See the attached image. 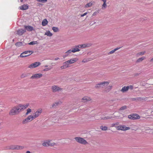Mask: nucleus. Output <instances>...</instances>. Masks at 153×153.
<instances>
[{
    "label": "nucleus",
    "instance_id": "1a4fd4ad",
    "mask_svg": "<svg viewBox=\"0 0 153 153\" xmlns=\"http://www.w3.org/2000/svg\"><path fill=\"white\" fill-rule=\"evenodd\" d=\"M117 130L126 131L130 129V128L126 127L124 125H120L117 127Z\"/></svg>",
    "mask_w": 153,
    "mask_h": 153
},
{
    "label": "nucleus",
    "instance_id": "c85d7f7f",
    "mask_svg": "<svg viewBox=\"0 0 153 153\" xmlns=\"http://www.w3.org/2000/svg\"><path fill=\"white\" fill-rule=\"evenodd\" d=\"M87 46V45L86 44H83L81 45H77V47H79V48H85Z\"/></svg>",
    "mask_w": 153,
    "mask_h": 153
},
{
    "label": "nucleus",
    "instance_id": "cd10ccee",
    "mask_svg": "<svg viewBox=\"0 0 153 153\" xmlns=\"http://www.w3.org/2000/svg\"><path fill=\"white\" fill-rule=\"evenodd\" d=\"M146 53L145 51H143L139 52L137 54V56L138 57L140 56L143 55Z\"/></svg>",
    "mask_w": 153,
    "mask_h": 153
},
{
    "label": "nucleus",
    "instance_id": "2eb2a0df",
    "mask_svg": "<svg viewBox=\"0 0 153 153\" xmlns=\"http://www.w3.org/2000/svg\"><path fill=\"white\" fill-rule=\"evenodd\" d=\"M91 98L88 97H83L82 99V101L83 102H85L91 100Z\"/></svg>",
    "mask_w": 153,
    "mask_h": 153
},
{
    "label": "nucleus",
    "instance_id": "de8ad7c7",
    "mask_svg": "<svg viewBox=\"0 0 153 153\" xmlns=\"http://www.w3.org/2000/svg\"><path fill=\"white\" fill-rule=\"evenodd\" d=\"M88 62V60L86 59H84L82 61V62Z\"/></svg>",
    "mask_w": 153,
    "mask_h": 153
},
{
    "label": "nucleus",
    "instance_id": "20e7f679",
    "mask_svg": "<svg viewBox=\"0 0 153 153\" xmlns=\"http://www.w3.org/2000/svg\"><path fill=\"white\" fill-rule=\"evenodd\" d=\"M42 111V108L38 109L35 112L33 115H32L34 120L38 117L41 114Z\"/></svg>",
    "mask_w": 153,
    "mask_h": 153
},
{
    "label": "nucleus",
    "instance_id": "39448f33",
    "mask_svg": "<svg viewBox=\"0 0 153 153\" xmlns=\"http://www.w3.org/2000/svg\"><path fill=\"white\" fill-rule=\"evenodd\" d=\"M33 51H26L21 53L20 55V56L21 57H27L30 55L31 54L33 53Z\"/></svg>",
    "mask_w": 153,
    "mask_h": 153
},
{
    "label": "nucleus",
    "instance_id": "f3484780",
    "mask_svg": "<svg viewBox=\"0 0 153 153\" xmlns=\"http://www.w3.org/2000/svg\"><path fill=\"white\" fill-rule=\"evenodd\" d=\"M24 27L25 29H26L28 31H32L33 30V27L30 26L25 25L24 26Z\"/></svg>",
    "mask_w": 153,
    "mask_h": 153
},
{
    "label": "nucleus",
    "instance_id": "c9c22d12",
    "mask_svg": "<svg viewBox=\"0 0 153 153\" xmlns=\"http://www.w3.org/2000/svg\"><path fill=\"white\" fill-rule=\"evenodd\" d=\"M100 129L102 130L105 131L107 129V127L105 126H102L100 127Z\"/></svg>",
    "mask_w": 153,
    "mask_h": 153
},
{
    "label": "nucleus",
    "instance_id": "79ce46f5",
    "mask_svg": "<svg viewBox=\"0 0 153 153\" xmlns=\"http://www.w3.org/2000/svg\"><path fill=\"white\" fill-rule=\"evenodd\" d=\"M27 75L26 74H22L21 77L22 78H24L25 77L27 76Z\"/></svg>",
    "mask_w": 153,
    "mask_h": 153
},
{
    "label": "nucleus",
    "instance_id": "4468645a",
    "mask_svg": "<svg viewBox=\"0 0 153 153\" xmlns=\"http://www.w3.org/2000/svg\"><path fill=\"white\" fill-rule=\"evenodd\" d=\"M78 60V59L77 58H72L67 61L70 64L74 63L75 62H77Z\"/></svg>",
    "mask_w": 153,
    "mask_h": 153
},
{
    "label": "nucleus",
    "instance_id": "c03bdc74",
    "mask_svg": "<svg viewBox=\"0 0 153 153\" xmlns=\"http://www.w3.org/2000/svg\"><path fill=\"white\" fill-rule=\"evenodd\" d=\"M110 118V117H103L101 118V119H107Z\"/></svg>",
    "mask_w": 153,
    "mask_h": 153
},
{
    "label": "nucleus",
    "instance_id": "a878e982",
    "mask_svg": "<svg viewBox=\"0 0 153 153\" xmlns=\"http://www.w3.org/2000/svg\"><path fill=\"white\" fill-rule=\"evenodd\" d=\"M94 3V2L91 1L89 3H88L85 5V7H88L91 6Z\"/></svg>",
    "mask_w": 153,
    "mask_h": 153
},
{
    "label": "nucleus",
    "instance_id": "f704fd0d",
    "mask_svg": "<svg viewBox=\"0 0 153 153\" xmlns=\"http://www.w3.org/2000/svg\"><path fill=\"white\" fill-rule=\"evenodd\" d=\"M48 140L42 143V145L44 146H48L49 144L48 143Z\"/></svg>",
    "mask_w": 153,
    "mask_h": 153
},
{
    "label": "nucleus",
    "instance_id": "4d7b16f0",
    "mask_svg": "<svg viewBox=\"0 0 153 153\" xmlns=\"http://www.w3.org/2000/svg\"><path fill=\"white\" fill-rule=\"evenodd\" d=\"M48 67V66H47V65H45V67Z\"/></svg>",
    "mask_w": 153,
    "mask_h": 153
},
{
    "label": "nucleus",
    "instance_id": "4c0bfd02",
    "mask_svg": "<svg viewBox=\"0 0 153 153\" xmlns=\"http://www.w3.org/2000/svg\"><path fill=\"white\" fill-rule=\"evenodd\" d=\"M60 102H57L53 103L52 105V107H54L56 105H57L60 103Z\"/></svg>",
    "mask_w": 153,
    "mask_h": 153
},
{
    "label": "nucleus",
    "instance_id": "423d86ee",
    "mask_svg": "<svg viewBox=\"0 0 153 153\" xmlns=\"http://www.w3.org/2000/svg\"><path fill=\"white\" fill-rule=\"evenodd\" d=\"M24 148L22 146H21L16 145H12L10 146L7 148L10 149H22Z\"/></svg>",
    "mask_w": 153,
    "mask_h": 153
},
{
    "label": "nucleus",
    "instance_id": "393cba45",
    "mask_svg": "<svg viewBox=\"0 0 153 153\" xmlns=\"http://www.w3.org/2000/svg\"><path fill=\"white\" fill-rule=\"evenodd\" d=\"M48 23L47 20L45 19H44L42 22V24L43 26H45Z\"/></svg>",
    "mask_w": 153,
    "mask_h": 153
},
{
    "label": "nucleus",
    "instance_id": "49530a36",
    "mask_svg": "<svg viewBox=\"0 0 153 153\" xmlns=\"http://www.w3.org/2000/svg\"><path fill=\"white\" fill-rule=\"evenodd\" d=\"M128 86V89H130L132 90L133 89V86L131 85H130L129 86Z\"/></svg>",
    "mask_w": 153,
    "mask_h": 153
},
{
    "label": "nucleus",
    "instance_id": "9b49d317",
    "mask_svg": "<svg viewBox=\"0 0 153 153\" xmlns=\"http://www.w3.org/2000/svg\"><path fill=\"white\" fill-rule=\"evenodd\" d=\"M51 89L53 92H55L62 90V88L56 85H53L52 86Z\"/></svg>",
    "mask_w": 153,
    "mask_h": 153
},
{
    "label": "nucleus",
    "instance_id": "dca6fc26",
    "mask_svg": "<svg viewBox=\"0 0 153 153\" xmlns=\"http://www.w3.org/2000/svg\"><path fill=\"white\" fill-rule=\"evenodd\" d=\"M26 32V30L21 29L17 31V34L19 35H22L24 33Z\"/></svg>",
    "mask_w": 153,
    "mask_h": 153
},
{
    "label": "nucleus",
    "instance_id": "f03ea898",
    "mask_svg": "<svg viewBox=\"0 0 153 153\" xmlns=\"http://www.w3.org/2000/svg\"><path fill=\"white\" fill-rule=\"evenodd\" d=\"M110 81H103L100 82L96 84L95 86L96 88H99L107 86L110 83Z\"/></svg>",
    "mask_w": 153,
    "mask_h": 153
},
{
    "label": "nucleus",
    "instance_id": "473e14b6",
    "mask_svg": "<svg viewBox=\"0 0 153 153\" xmlns=\"http://www.w3.org/2000/svg\"><path fill=\"white\" fill-rule=\"evenodd\" d=\"M32 112V110L30 108H28L27 110V112L25 113L26 115H28L29 113Z\"/></svg>",
    "mask_w": 153,
    "mask_h": 153
},
{
    "label": "nucleus",
    "instance_id": "c756f323",
    "mask_svg": "<svg viewBox=\"0 0 153 153\" xmlns=\"http://www.w3.org/2000/svg\"><path fill=\"white\" fill-rule=\"evenodd\" d=\"M51 141L50 140H48V143L49 144V146H54L55 145V143L53 142H51Z\"/></svg>",
    "mask_w": 153,
    "mask_h": 153
},
{
    "label": "nucleus",
    "instance_id": "4be33fe9",
    "mask_svg": "<svg viewBox=\"0 0 153 153\" xmlns=\"http://www.w3.org/2000/svg\"><path fill=\"white\" fill-rule=\"evenodd\" d=\"M79 48V47H77V46L75 48H73L72 50H71V51L73 53H75L76 52L79 51H80Z\"/></svg>",
    "mask_w": 153,
    "mask_h": 153
},
{
    "label": "nucleus",
    "instance_id": "5701e85b",
    "mask_svg": "<svg viewBox=\"0 0 153 153\" xmlns=\"http://www.w3.org/2000/svg\"><path fill=\"white\" fill-rule=\"evenodd\" d=\"M45 35H46L49 36H51L53 35V34L50 31L47 30L45 33Z\"/></svg>",
    "mask_w": 153,
    "mask_h": 153
},
{
    "label": "nucleus",
    "instance_id": "5fc2aeb1",
    "mask_svg": "<svg viewBox=\"0 0 153 153\" xmlns=\"http://www.w3.org/2000/svg\"><path fill=\"white\" fill-rule=\"evenodd\" d=\"M26 153H31L29 151H27L26 152Z\"/></svg>",
    "mask_w": 153,
    "mask_h": 153
},
{
    "label": "nucleus",
    "instance_id": "ea45409f",
    "mask_svg": "<svg viewBox=\"0 0 153 153\" xmlns=\"http://www.w3.org/2000/svg\"><path fill=\"white\" fill-rule=\"evenodd\" d=\"M126 108V105H124V106H123L120 108V110H123Z\"/></svg>",
    "mask_w": 153,
    "mask_h": 153
},
{
    "label": "nucleus",
    "instance_id": "864d4df0",
    "mask_svg": "<svg viewBox=\"0 0 153 153\" xmlns=\"http://www.w3.org/2000/svg\"><path fill=\"white\" fill-rule=\"evenodd\" d=\"M59 59V58L57 57V58H55L54 60H57Z\"/></svg>",
    "mask_w": 153,
    "mask_h": 153
},
{
    "label": "nucleus",
    "instance_id": "f257e3e1",
    "mask_svg": "<svg viewBox=\"0 0 153 153\" xmlns=\"http://www.w3.org/2000/svg\"><path fill=\"white\" fill-rule=\"evenodd\" d=\"M19 105H18L13 107L10 111L9 114L10 115H15L18 114L22 111Z\"/></svg>",
    "mask_w": 153,
    "mask_h": 153
},
{
    "label": "nucleus",
    "instance_id": "2f4dec72",
    "mask_svg": "<svg viewBox=\"0 0 153 153\" xmlns=\"http://www.w3.org/2000/svg\"><path fill=\"white\" fill-rule=\"evenodd\" d=\"M63 64L65 65L67 68H68L70 67L69 63H68V61H67L63 63Z\"/></svg>",
    "mask_w": 153,
    "mask_h": 153
},
{
    "label": "nucleus",
    "instance_id": "9d476101",
    "mask_svg": "<svg viewBox=\"0 0 153 153\" xmlns=\"http://www.w3.org/2000/svg\"><path fill=\"white\" fill-rule=\"evenodd\" d=\"M41 64L39 62H36L30 65L28 68L30 69L35 68L39 66Z\"/></svg>",
    "mask_w": 153,
    "mask_h": 153
},
{
    "label": "nucleus",
    "instance_id": "a19ab883",
    "mask_svg": "<svg viewBox=\"0 0 153 153\" xmlns=\"http://www.w3.org/2000/svg\"><path fill=\"white\" fill-rule=\"evenodd\" d=\"M39 2L44 3L47 1V0H36Z\"/></svg>",
    "mask_w": 153,
    "mask_h": 153
},
{
    "label": "nucleus",
    "instance_id": "09e8293b",
    "mask_svg": "<svg viewBox=\"0 0 153 153\" xmlns=\"http://www.w3.org/2000/svg\"><path fill=\"white\" fill-rule=\"evenodd\" d=\"M35 44L34 42H31L29 43V44L30 45H33Z\"/></svg>",
    "mask_w": 153,
    "mask_h": 153
},
{
    "label": "nucleus",
    "instance_id": "b1692460",
    "mask_svg": "<svg viewBox=\"0 0 153 153\" xmlns=\"http://www.w3.org/2000/svg\"><path fill=\"white\" fill-rule=\"evenodd\" d=\"M120 48H117L114 49L111 51L109 52V53H108V55H110V54H112L114 53L115 51H116L118 50Z\"/></svg>",
    "mask_w": 153,
    "mask_h": 153
},
{
    "label": "nucleus",
    "instance_id": "ddd939ff",
    "mask_svg": "<svg viewBox=\"0 0 153 153\" xmlns=\"http://www.w3.org/2000/svg\"><path fill=\"white\" fill-rule=\"evenodd\" d=\"M19 105L22 111L26 108L29 105V103H27L25 105H22V104H19Z\"/></svg>",
    "mask_w": 153,
    "mask_h": 153
},
{
    "label": "nucleus",
    "instance_id": "a18cd8bd",
    "mask_svg": "<svg viewBox=\"0 0 153 153\" xmlns=\"http://www.w3.org/2000/svg\"><path fill=\"white\" fill-rule=\"evenodd\" d=\"M67 68L66 66L63 64V65L61 67V68L62 69Z\"/></svg>",
    "mask_w": 153,
    "mask_h": 153
},
{
    "label": "nucleus",
    "instance_id": "6e6552de",
    "mask_svg": "<svg viewBox=\"0 0 153 153\" xmlns=\"http://www.w3.org/2000/svg\"><path fill=\"white\" fill-rule=\"evenodd\" d=\"M128 118L130 119L135 120L139 119L140 116L137 114H133L128 115Z\"/></svg>",
    "mask_w": 153,
    "mask_h": 153
},
{
    "label": "nucleus",
    "instance_id": "e433bc0d",
    "mask_svg": "<svg viewBox=\"0 0 153 153\" xmlns=\"http://www.w3.org/2000/svg\"><path fill=\"white\" fill-rule=\"evenodd\" d=\"M119 124V123L118 122L114 123H113L111 124V127H116L117 128V127L118 126H117Z\"/></svg>",
    "mask_w": 153,
    "mask_h": 153
},
{
    "label": "nucleus",
    "instance_id": "72a5a7b5",
    "mask_svg": "<svg viewBox=\"0 0 153 153\" xmlns=\"http://www.w3.org/2000/svg\"><path fill=\"white\" fill-rule=\"evenodd\" d=\"M52 30L55 32H56L59 31L58 28L56 27H53L52 28Z\"/></svg>",
    "mask_w": 153,
    "mask_h": 153
},
{
    "label": "nucleus",
    "instance_id": "a211bd4d",
    "mask_svg": "<svg viewBox=\"0 0 153 153\" xmlns=\"http://www.w3.org/2000/svg\"><path fill=\"white\" fill-rule=\"evenodd\" d=\"M112 88V85H109L106 87L104 91V92L108 93L109 92Z\"/></svg>",
    "mask_w": 153,
    "mask_h": 153
},
{
    "label": "nucleus",
    "instance_id": "7c9ffc66",
    "mask_svg": "<svg viewBox=\"0 0 153 153\" xmlns=\"http://www.w3.org/2000/svg\"><path fill=\"white\" fill-rule=\"evenodd\" d=\"M15 45L16 46L19 47L23 45V43L21 42H18L16 43Z\"/></svg>",
    "mask_w": 153,
    "mask_h": 153
},
{
    "label": "nucleus",
    "instance_id": "6ab92c4d",
    "mask_svg": "<svg viewBox=\"0 0 153 153\" xmlns=\"http://www.w3.org/2000/svg\"><path fill=\"white\" fill-rule=\"evenodd\" d=\"M19 7L20 8V9L22 10H26L28 8V6L27 5L25 4Z\"/></svg>",
    "mask_w": 153,
    "mask_h": 153
},
{
    "label": "nucleus",
    "instance_id": "aec40b11",
    "mask_svg": "<svg viewBox=\"0 0 153 153\" xmlns=\"http://www.w3.org/2000/svg\"><path fill=\"white\" fill-rule=\"evenodd\" d=\"M72 52L71 50H69L65 52V54L63 56L64 58L68 56Z\"/></svg>",
    "mask_w": 153,
    "mask_h": 153
},
{
    "label": "nucleus",
    "instance_id": "bb28decb",
    "mask_svg": "<svg viewBox=\"0 0 153 153\" xmlns=\"http://www.w3.org/2000/svg\"><path fill=\"white\" fill-rule=\"evenodd\" d=\"M145 58L144 56L140 58L137 60L136 62L137 63H139L143 61Z\"/></svg>",
    "mask_w": 153,
    "mask_h": 153
},
{
    "label": "nucleus",
    "instance_id": "7ed1b4c3",
    "mask_svg": "<svg viewBox=\"0 0 153 153\" xmlns=\"http://www.w3.org/2000/svg\"><path fill=\"white\" fill-rule=\"evenodd\" d=\"M74 139L77 142L81 144L86 145L88 143L82 137H76Z\"/></svg>",
    "mask_w": 153,
    "mask_h": 153
},
{
    "label": "nucleus",
    "instance_id": "0eeeda50",
    "mask_svg": "<svg viewBox=\"0 0 153 153\" xmlns=\"http://www.w3.org/2000/svg\"><path fill=\"white\" fill-rule=\"evenodd\" d=\"M34 119L33 118L32 115H30L28 116L27 118L23 120L22 122V123L23 124H25L29 122L32 121Z\"/></svg>",
    "mask_w": 153,
    "mask_h": 153
},
{
    "label": "nucleus",
    "instance_id": "6e6d98bb",
    "mask_svg": "<svg viewBox=\"0 0 153 153\" xmlns=\"http://www.w3.org/2000/svg\"><path fill=\"white\" fill-rule=\"evenodd\" d=\"M23 0H20L21 1V2H22V1H23Z\"/></svg>",
    "mask_w": 153,
    "mask_h": 153
},
{
    "label": "nucleus",
    "instance_id": "3c124183",
    "mask_svg": "<svg viewBox=\"0 0 153 153\" xmlns=\"http://www.w3.org/2000/svg\"><path fill=\"white\" fill-rule=\"evenodd\" d=\"M87 14V12L85 13L84 14H83L81 15V17L84 16H85Z\"/></svg>",
    "mask_w": 153,
    "mask_h": 153
},
{
    "label": "nucleus",
    "instance_id": "37998d69",
    "mask_svg": "<svg viewBox=\"0 0 153 153\" xmlns=\"http://www.w3.org/2000/svg\"><path fill=\"white\" fill-rule=\"evenodd\" d=\"M51 69V68L49 67V68H45L43 70L44 71H49V70H50Z\"/></svg>",
    "mask_w": 153,
    "mask_h": 153
},
{
    "label": "nucleus",
    "instance_id": "58836bf2",
    "mask_svg": "<svg viewBox=\"0 0 153 153\" xmlns=\"http://www.w3.org/2000/svg\"><path fill=\"white\" fill-rule=\"evenodd\" d=\"M106 2H103V4L102 5V9L103 8H105L106 7H107V5L106 3Z\"/></svg>",
    "mask_w": 153,
    "mask_h": 153
},
{
    "label": "nucleus",
    "instance_id": "8fccbe9b",
    "mask_svg": "<svg viewBox=\"0 0 153 153\" xmlns=\"http://www.w3.org/2000/svg\"><path fill=\"white\" fill-rule=\"evenodd\" d=\"M97 13V12H94L92 14V16H94L96 15Z\"/></svg>",
    "mask_w": 153,
    "mask_h": 153
},
{
    "label": "nucleus",
    "instance_id": "412c9836",
    "mask_svg": "<svg viewBox=\"0 0 153 153\" xmlns=\"http://www.w3.org/2000/svg\"><path fill=\"white\" fill-rule=\"evenodd\" d=\"M128 90V86H125L123 87L121 90V91L122 92L124 93L126 92Z\"/></svg>",
    "mask_w": 153,
    "mask_h": 153
},
{
    "label": "nucleus",
    "instance_id": "603ef678",
    "mask_svg": "<svg viewBox=\"0 0 153 153\" xmlns=\"http://www.w3.org/2000/svg\"><path fill=\"white\" fill-rule=\"evenodd\" d=\"M150 61L151 62H153V57L150 60Z\"/></svg>",
    "mask_w": 153,
    "mask_h": 153
},
{
    "label": "nucleus",
    "instance_id": "f8f14e48",
    "mask_svg": "<svg viewBox=\"0 0 153 153\" xmlns=\"http://www.w3.org/2000/svg\"><path fill=\"white\" fill-rule=\"evenodd\" d=\"M42 74H33L31 77V79H38L42 77Z\"/></svg>",
    "mask_w": 153,
    "mask_h": 153
}]
</instances>
